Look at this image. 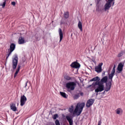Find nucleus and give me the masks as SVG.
Wrapping results in <instances>:
<instances>
[{"mask_svg":"<svg viewBox=\"0 0 125 125\" xmlns=\"http://www.w3.org/2000/svg\"><path fill=\"white\" fill-rule=\"evenodd\" d=\"M85 105L84 103H82L81 104H77L76 106L75 109L74 111V106L71 105L69 108L68 111L70 113H73V115L76 114L77 116H80L83 112V110Z\"/></svg>","mask_w":125,"mask_h":125,"instance_id":"obj_1","label":"nucleus"},{"mask_svg":"<svg viewBox=\"0 0 125 125\" xmlns=\"http://www.w3.org/2000/svg\"><path fill=\"white\" fill-rule=\"evenodd\" d=\"M92 85L94 86L98 85V87L95 90V92L97 93L101 92L104 90V85H103V83H101L100 81H97L95 83H93Z\"/></svg>","mask_w":125,"mask_h":125,"instance_id":"obj_2","label":"nucleus"},{"mask_svg":"<svg viewBox=\"0 0 125 125\" xmlns=\"http://www.w3.org/2000/svg\"><path fill=\"white\" fill-rule=\"evenodd\" d=\"M76 86L77 83L75 82H69L66 84V87L67 89V91L74 90Z\"/></svg>","mask_w":125,"mask_h":125,"instance_id":"obj_3","label":"nucleus"},{"mask_svg":"<svg viewBox=\"0 0 125 125\" xmlns=\"http://www.w3.org/2000/svg\"><path fill=\"white\" fill-rule=\"evenodd\" d=\"M18 65V55L15 54L14 55V58L12 59V68L13 70H15Z\"/></svg>","mask_w":125,"mask_h":125,"instance_id":"obj_4","label":"nucleus"},{"mask_svg":"<svg viewBox=\"0 0 125 125\" xmlns=\"http://www.w3.org/2000/svg\"><path fill=\"white\" fill-rule=\"evenodd\" d=\"M15 47H16V45H15V43H11L9 50V51L8 52V54L7 55V56L6 57V60H7V59L8 58V57H9V56L11 55V53L13 52L14 50L15 49Z\"/></svg>","mask_w":125,"mask_h":125,"instance_id":"obj_5","label":"nucleus"},{"mask_svg":"<svg viewBox=\"0 0 125 125\" xmlns=\"http://www.w3.org/2000/svg\"><path fill=\"white\" fill-rule=\"evenodd\" d=\"M116 66L114 65L113 68L111 71V74H109L108 78L110 80L109 82L113 83V78H114V76H115V73H116V70L115 69Z\"/></svg>","mask_w":125,"mask_h":125,"instance_id":"obj_6","label":"nucleus"},{"mask_svg":"<svg viewBox=\"0 0 125 125\" xmlns=\"http://www.w3.org/2000/svg\"><path fill=\"white\" fill-rule=\"evenodd\" d=\"M103 65V63H100L98 66L95 67V71L97 72V73H101L102 72V66Z\"/></svg>","mask_w":125,"mask_h":125,"instance_id":"obj_7","label":"nucleus"},{"mask_svg":"<svg viewBox=\"0 0 125 125\" xmlns=\"http://www.w3.org/2000/svg\"><path fill=\"white\" fill-rule=\"evenodd\" d=\"M94 101L95 100L94 99H89L86 104V107H87V108H89V107L92 106L93 103H94Z\"/></svg>","mask_w":125,"mask_h":125,"instance_id":"obj_8","label":"nucleus"},{"mask_svg":"<svg viewBox=\"0 0 125 125\" xmlns=\"http://www.w3.org/2000/svg\"><path fill=\"white\" fill-rule=\"evenodd\" d=\"M27 101V98L25 95L21 96V106H24Z\"/></svg>","mask_w":125,"mask_h":125,"instance_id":"obj_9","label":"nucleus"},{"mask_svg":"<svg viewBox=\"0 0 125 125\" xmlns=\"http://www.w3.org/2000/svg\"><path fill=\"white\" fill-rule=\"evenodd\" d=\"M70 66L72 67V68L78 69V68H80V67H81V64H80L79 62H74L70 64Z\"/></svg>","mask_w":125,"mask_h":125,"instance_id":"obj_10","label":"nucleus"},{"mask_svg":"<svg viewBox=\"0 0 125 125\" xmlns=\"http://www.w3.org/2000/svg\"><path fill=\"white\" fill-rule=\"evenodd\" d=\"M112 6L111 3H109V2H107L104 5V11H107V10H109L110 8Z\"/></svg>","mask_w":125,"mask_h":125,"instance_id":"obj_11","label":"nucleus"},{"mask_svg":"<svg viewBox=\"0 0 125 125\" xmlns=\"http://www.w3.org/2000/svg\"><path fill=\"white\" fill-rule=\"evenodd\" d=\"M111 85H112V82L109 81L108 83H106L105 91H109V90L111 89Z\"/></svg>","mask_w":125,"mask_h":125,"instance_id":"obj_12","label":"nucleus"},{"mask_svg":"<svg viewBox=\"0 0 125 125\" xmlns=\"http://www.w3.org/2000/svg\"><path fill=\"white\" fill-rule=\"evenodd\" d=\"M59 34L60 36L59 42H62V40H63V32L62 31V29H61V28L59 29Z\"/></svg>","mask_w":125,"mask_h":125,"instance_id":"obj_13","label":"nucleus"},{"mask_svg":"<svg viewBox=\"0 0 125 125\" xmlns=\"http://www.w3.org/2000/svg\"><path fill=\"white\" fill-rule=\"evenodd\" d=\"M124 69V64L123 63L120 62L118 66L117 70L119 71V72H122L123 71V69Z\"/></svg>","mask_w":125,"mask_h":125,"instance_id":"obj_14","label":"nucleus"},{"mask_svg":"<svg viewBox=\"0 0 125 125\" xmlns=\"http://www.w3.org/2000/svg\"><path fill=\"white\" fill-rule=\"evenodd\" d=\"M25 40L24 39V37H20L19 38L18 43L19 44H23V43H25Z\"/></svg>","mask_w":125,"mask_h":125,"instance_id":"obj_15","label":"nucleus"},{"mask_svg":"<svg viewBox=\"0 0 125 125\" xmlns=\"http://www.w3.org/2000/svg\"><path fill=\"white\" fill-rule=\"evenodd\" d=\"M10 108L14 112H16L17 111V107H16L15 104L12 103L10 104Z\"/></svg>","mask_w":125,"mask_h":125,"instance_id":"obj_16","label":"nucleus"},{"mask_svg":"<svg viewBox=\"0 0 125 125\" xmlns=\"http://www.w3.org/2000/svg\"><path fill=\"white\" fill-rule=\"evenodd\" d=\"M107 82H108V77L104 76L101 80L100 83H105Z\"/></svg>","mask_w":125,"mask_h":125,"instance_id":"obj_17","label":"nucleus"},{"mask_svg":"<svg viewBox=\"0 0 125 125\" xmlns=\"http://www.w3.org/2000/svg\"><path fill=\"white\" fill-rule=\"evenodd\" d=\"M66 119L69 122V125H73V124H74L73 123V119H72L70 116H66Z\"/></svg>","mask_w":125,"mask_h":125,"instance_id":"obj_18","label":"nucleus"},{"mask_svg":"<svg viewBox=\"0 0 125 125\" xmlns=\"http://www.w3.org/2000/svg\"><path fill=\"white\" fill-rule=\"evenodd\" d=\"M20 68H21V66L20 65H18L17 69L15 72L14 76V78H16L17 77V75H18V73H19V72L20 71Z\"/></svg>","mask_w":125,"mask_h":125,"instance_id":"obj_19","label":"nucleus"},{"mask_svg":"<svg viewBox=\"0 0 125 125\" xmlns=\"http://www.w3.org/2000/svg\"><path fill=\"white\" fill-rule=\"evenodd\" d=\"M78 27L79 29H80L81 32L83 31V23L81 22V21H79L78 22Z\"/></svg>","mask_w":125,"mask_h":125,"instance_id":"obj_20","label":"nucleus"},{"mask_svg":"<svg viewBox=\"0 0 125 125\" xmlns=\"http://www.w3.org/2000/svg\"><path fill=\"white\" fill-rule=\"evenodd\" d=\"M125 54V51L124 50H122L120 51V52L118 54L117 57L118 58H120V57H122Z\"/></svg>","mask_w":125,"mask_h":125,"instance_id":"obj_21","label":"nucleus"},{"mask_svg":"<svg viewBox=\"0 0 125 125\" xmlns=\"http://www.w3.org/2000/svg\"><path fill=\"white\" fill-rule=\"evenodd\" d=\"M99 81H100V78H99V77H95L93 79H92L90 82H99Z\"/></svg>","mask_w":125,"mask_h":125,"instance_id":"obj_22","label":"nucleus"},{"mask_svg":"<svg viewBox=\"0 0 125 125\" xmlns=\"http://www.w3.org/2000/svg\"><path fill=\"white\" fill-rule=\"evenodd\" d=\"M61 95H62L63 98H68V95L65 93V92H60Z\"/></svg>","mask_w":125,"mask_h":125,"instance_id":"obj_23","label":"nucleus"},{"mask_svg":"<svg viewBox=\"0 0 125 125\" xmlns=\"http://www.w3.org/2000/svg\"><path fill=\"white\" fill-rule=\"evenodd\" d=\"M63 16L65 19L69 18V12L67 11L64 13Z\"/></svg>","mask_w":125,"mask_h":125,"instance_id":"obj_24","label":"nucleus"},{"mask_svg":"<svg viewBox=\"0 0 125 125\" xmlns=\"http://www.w3.org/2000/svg\"><path fill=\"white\" fill-rule=\"evenodd\" d=\"M5 4H6V0H4L3 3H0V6H2V8H4Z\"/></svg>","mask_w":125,"mask_h":125,"instance_id":"obj_25","label":"nucleus"},{"mask_svg":"<svg viewBox=\"0 0 125 125\" xmlns=\"http://www.w3.org/2000/svg\"><path fill=\"white\" fill-rule=\"evenodd\" d=\"M80 98V94H77L74 95V96H73V99L74 100H76L77 99H78Z\"/></svg>","mask_w":125,"mask_h":125,"instance_id":"obj_26","label":"nucleus"},{"mask_svg":"<svg viewBox=\"0 0 125 125\" xmlns=\"http://www.w3.org/2000/svg\"><path fill=\"white\" fill-rule=\"evenodd\" d=\"M64 79L67 81H70V80H72V78L68 75L64 76Z\"/></svg>","mask_w":125,"mask_h":125,"instance_id":"obj_27","label":"nucleus"},{"mask_svg":"<svg viewBox=\"0 0 125 125\" xmlns=\"http://www.w3.org/2000/svg\"><path fill=\"white\" fill-rule=\"evenodd\" d=\"M122 109H121L120 108H119L117 109H116V114H117V115H120Z\"/></svg>","mask_w":125,"mask_h":125,"instance_id":"obj_28","label":"nucleus"},{"mask_svg":"<svg viewBox=\"0 0 125 125\" xmlns=\"http://www.w3.org/2000/svg\"><path fill=\"white\" fill-rule=\"evenodd\" d=\"M59 116H58V114H55V115H54L53 119V120H56V119H57V118H58Z\"/></svg>","mask_w":125,"mask_h":125,"instance_id":"obj_29","label":"nucleus"},{"mask_svg":"<svg viewBox=\"0 0 125 125\" xmlns=\"http://www.w3.org/2000/svg\"><path fill=\"white\" fill-rule=\"evenodd\" d=\"M55 125H60V122H59V120H56L55 122Z\"/></svg>","mask_w":125,"mask_h":125,"instance_id":"obj_30","label":"nucleus"},{"mask_svg":"<svg viewBox=\"0 0 125 125\" xmlns=\"http://www.w3.org/2000/svg\"><path fill=\"white\" fill-rule=\"evenodd\" d=\"M11 4L12 5L15 6V5H16V2H15V1H12L11 2Z\"/></svg>","mask_w":125,"mask_h":125,"instance_id":"obj_31","label":"nucleus"},{"mask_svg":"<svg viewBox=\"0 0 125 125\" xmlns=\"http://www.w3.org/2000/svg\"><path fill=\"white\" fill-rule=\"evenodd\" d=\"M115 0H108L107 2H109L110 3H112L113 1H114Z\"/></svg>","mask_w":125,"mask_h":125,"instance_id":"obj_32","label":"nucleus"},{"mask_svg":"<svg viewBox=\"0 0 125 125\" xmlns=\"http://www.w3.org/2000/svg\"><path fill=\"white\" fill-rule=\"evenodd\" d=\"M28 80L26 82H25V85L24 86L25 88L27 87V84H28Z\"/></svg>","mask_w":125,"mask_h":125,"instance_id":"obj_33","label":"nucleus"},{"mask_svg":"<svg viewBox=\"0 0 125 125\" xmlns=\"http://www.w3.org/2000/svg\"><path fill=\"white\" fill-rule=\"evenodd\" d=\"M101 124H102V121L101 120H100L99 122H98V125H101Z\"/></svg>","mask_w":125,"mask_h":125,"instance_id":"obj_34","label":"nucleus"},{"mask_svg":"<svg viewBox=\"0 0 125 125\" xmlns=\"http://www.w3.org/2000/svg\"><path fill=\"white\" fill-rule=\"evenodd\" d=\"M100 0H96L97 4H99V2H100Z\"/></svg>","mask_w":125,"mask_h":125,"instance_id":"obj_35","label":"nucleus"},{"mask_svg":"<svg viewBox=\"0 0 125 125\" xmlns=\"http://www.w3.org/2000/svg\"><path fill=\"white\" fill-rule=\"evenodd\" d=\"M114 4H115V2L114 1H113L112 2V6H114Z\"/></svg>","mask_w":125,"mask_h":125,"instance_id":"obj_36","label":"nucleus"},{"mask_svg":"<svg viewBox=\"0 0 125 125\" xmlns=\"http://www.w3.org/2000/svg\"><path fill=\"white\" fill-rule=\"evenodd\" d=\"M80 95H81V96H83V93H81Z\"/></svg>","mask_w":125,"mask_h":125,"instance_id":"obj_37","label":"nucleus"},{"mask_svg":"<svg viewBox=\"0 0 125 125\" xmlns=\"http://www.w3.org/2000/svg\"><path fill=\"white\" fill-rule=\"evenodd\" d=\"M104 93H105V91L103 92V94H104Z\"/></svg>","mask_w":125,"mask_h":125,"instance_id":"obj_38","label":"nucleus"},{"mask_svg":"<svg viewBox=\"0 0 125 125\" xmlns=\"http://www.w3.org/2000/svg\"><path fill=\"white\" fill-rule=\"evenodd\" d=\"M96 95H98V94H96Z\"/></svg>","mask_w":125,"mask_h":125,"instance_id":"obj_39","label":"nucleus"}]
</instances>
